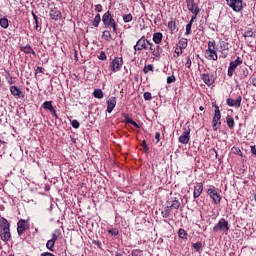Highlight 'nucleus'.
<instances>
[{
	"instance_id": "1",
	"label": "nucleus",
	"mask_w": 256,
	"mask_h": 256,
	"mask_svg": "<svg viewBox=\"0 0 256 256\" xmlns=\"http://www.w3.org/2000/svg\"><path fill=\"white\" fill-rule=\"evenodd\" d=\"M204 55L208 61H217L219 59L217 55V44L214 40L208 41V48L204 52Z\"/></svg>"
},
{
	"instance_id": "2",
	"label": "nucleus",
	"mask_w": 256,
	"mask_h": 256,
	"mask_svg": "<svg viewBox=\"0 0 256 256\" xmlns=\"http://www.w3.org/2000/svg\"><path fill=\"white\" fill-rule=\"evenodd\" d=\"M102 23L106 29H113V33H117V22H115V19L111 16L110 11L104 13Z\"/></svg>"
},
{
	"instance_id": "3",
	"label": "nucleus",
	"mask_w": 256,
	"mask_h": 256,
	"mask_svg": "<svg viewBox=\"0 0 256 256\" xmlns=\"http://www.w3.org/2000/svg\"><path fill=\"white\" fill-rule=\"evenodd\" d=\"M229 222L225 220V218H221L218 223L213 227L214 233H219V231H223L225 235L229 233Z\"/></svg>"
},
{
	"instance_id": "4",
	"label": "nucleus",
	"mask_w": 256,
	"mask_h": 256,
	"mask_svg": "<svg viewBox=\"0 0 256 256\" xmlns=\"http://www.w3.org/2000/svg\"><path fill=\"white\" fill-rule=\"evenodd\" d=\"M151 41L147 40L145 36H142L137 42L136 45H134V51H147L149 49V44Z\"/></svg>"
},
{
	"instance_id": "5",
	"label": "nucleus",
	"mask_w": 256,
	"mask_h": 256,
	"mask_svg": "<svg viewBox=\"0 0 256 256\" xmlns=\"http://www.w3.org/2000/svg\"><path fill=\"white\" fill-rule=\"evenodd\" d=\"M243 64V59H241V57H237L236 60L231 61L228 67V72L227 75L228 77H233V74L235 73V69H237V67H239V65Z\"/></svg>"
},
{
	"instance_id": "6",
	"label": "nucleus",
	"mask_w": 256,
	"mask_h": 256,
	"mask_svg": "<svg viewBox=\"0 0 256 256\" xmlns=\"http://www.w3.org/2000/svg\"><path fill=\"white\" fill-rule=\"evenodd\" d=\"M191 128L184 127L182 135L178 138L179 143H182V145H187L191 139Z\"/></svg>"
},
{
	"instance_id": "7",
	"label": "nucleus",
	"mask_w": 256,
	"mask_h": 256,
	"mask_svg": "<svg viewBox=\"0 0 256 256\" xmlns=\"http://www.w3.org/2000/svg\"><path fill=\"white\" fill-rule=\"evenodd\" d=\"M121 67H123V58L116 57L110 63V69L113 73H117V71H121Z\"/></svg>"
},
{
	"instance_id": "8",
	"label": "nucleus",
	"mask_w": 256,
	"mask_h": 256,
	"mask_svg": "<svg viewBox=\"0 0 256 256\" xmlns=\"http://www.w3.org/2000/svg\"><path fill=\"white\" fill-rule=\"evenodd\" d=\"M207 195L212 199L214 205H219V203H221V195H219L215 188H209L207 190Z\"/></svg>"
},
{
	"instance_id": "9",
	"label": "nucleus",
	"mask_w": 256,
	"mask_h": 256,
	"mask_svg": "<svg viewBox=\"0 0 256 256\" xmlns=\"http://www.w3.org/2000/svg\"><path fill=\"white\" fill-rule=\"evenodd\" d=\"M221 124V111L219 110V106H215L214 116L212 120V127L214 131H217V125Z\"/></svg>"
},
{
	"instance_id": "10",
	"label": "nucleus",
	"mask_w": 256,
	"mask_h": 256,
	"mask_svg": "<svg viewBox=\"0 0 256 256\" xmlns=\"http://www.w3.org/2000/svg\"><path fill=\"white\" fill-rule=\"evenodd\" d=\"M226 2L233 11H236V13H239V11L243 9V0H226Z\"/></svg>"
},
{
	"instance_id": "11",
	"label": "nucleus",
	"mask_w": 256,
	"mask_h": 256,
	"mask_svg": "<svg viewBox=\"0 0 256 256\" xmlns=\"http://www.w3.org/2000/svg\"><path fill=\"white\" fill-rule=\"evenodd\" d=\"M229 42L224 41V40H220L218 43V49L219 52L222 53V57L224 59H226V57L229 55V53L227 51H229Z\"/></svg>"
},
{
	"instance_id": "12",
	"label": "nucleus",
	"mask_w": 256,
	"mask_h": 256,
	"mask_svg": "<svg viewBox=\"0 0 256 256\" xmlns=\"http://www.w3.org/2000/svg\"><path fill=\"white\" fill-rule=\"evenodd\" d=\"M27 229H29V222H27V220L21 219L17 223V231H18L19 237H21V235L24 234L27 231Z\"/></svg>"
},
{
	"instance_id": "13",
	"label": "nucleus",
	"mask_w": 256,
	"mask_h": 256,
	"mask_svg": "<svg viewBox=\"0 0 256 256\" xmlns=\"http://www.w3.org/2000/svg\"><path fill=\"white\" fill-rule=\"evenodd\" d=\"M186 5H187V9H188V11H190V13L199 15V11H201V10L199 9V6L197 5V3H195V0H186Z\"/></svg>"
},
{
	"instance_id": "14",
	"label": "nucleus",
	"mask_w": 256,
	"mask_h": 256,
	"mask_svg": "<svg viewBox=\"0 0 256 256\" xmlns=\"http://www.w3.org/2000/svg\"><path fill=\"white\" fill-rule=\"evenodd\" d=\"M49 16L51 19H53V21H59V19L62 17L61 10L55 6H51Z\"/></svg>"
},
{
	"instance_id": "15",
	"label": "nucleus",
	"mask_w": 256,
	"mask_h": 256,
	"mask_svg": "<svg viewBox=\"0 0 256 256\" xmlns=\"http://www.w3.org/2000/svg\"><path fill=\"white\" fill-rule=\"evenodd\" d=\"M241 101H243V98L238 96L236 99L228 98L226 103L228 107H236V109H239V107H241Z\"/></svg>"
},
{
	"instance_id": "16",
	"label": "nucleus",
	"mask_w": 256,
	"mask_h": 256,
	"mask_svg": "<svg viewBox=\"0 0 256 256\" xmlns=\"http://www.w3.org/2000/svg\"><path fill=\"white\" fill-rule=\"evenodd\" d=\"M116 105H117V98L110 97L107 100V113H113V110L115 109Z\"/></svg>"
},
{
	"instance_id": "17",
	"label": "nucleus",
	"mask_w": 256,
	"mask_h": 256,
	"mask_svg": "<svg viewBox=\"0 0 256 256\" xmlns=\"http://www.w3.org/2000/svg\"><path fill=\"white\" fill-rule=\"evenodd\" d=\"M0 239L2 241H9V239H11V231L8 227H2V231L0 232Z\"/></svg>"
},
{
	"instance_id": "18",
	"label": "nucleus",
	"mask_w": 256,
	"mask_h": 256,
	"mask_svg": "<svg viewBox=\"0 0 256 256\" xmlns=\"http://www.w3.org/2000/svg\"><path fill=\"white\" fill-rule=\"evenodd\" d=\"M202 81H204L205 85H208V87H211L213 83H215V78H213V75L206 73L201 75Z\"/></svg>"
},
{
	"instance_id": "19",
	"label": "nucleus",
	"mask_w": 256,
	"mask_h": 256,
	"mask_svg": "<svg viewBox=\"0 0 256 256\" xmlns=\"http://www.w3.org/2000/svg\"><path fill=\"white\" fill-rule=\"evenodd\" d=\"M201 193H203V183H196L194 185V192H193L194 199H199V197H201Z\"/></svg>"
},
{
	"instance_id": "20",
	"label": "nucleus",
	"mask_w": 256,
	"mask_h": 256,
	"mask_svg": "<svg viewBox=\"0 0 256 256\" xmlns=\"http://www.w3.org/2000/svg\"><path fill=\"white\" fill-rule=\"evenodd\" d=\"M10 93L11 95H13V97H17L18 99H21V97H23V92L17 86H11Z\"/></svg>"
},
{
	"instance_id": "21",
	"label": "nucleus",
	"mask_w": 256,
	"mask_h": 256,
	"mask_svg": "<svg viewBox=\"0 0 256 256\" xmlns=\"http://www.w3.org/2000/svg\"><path fill=\"white\" fill-rule=\"evenodd\" d=\"M152 40L156 45H161V42L163 41V33L161 32L154 33Z\"/></svg>"
},
{
	"instance_id": "22",
	"label": "nucleus",
	"mask_w": 256,
	"mask_h": 256,
	"mask_svg": "<svg viewBox=\"0 0 256 256\" xmlns=\"http://www.w3.org/2000/svg\"><path fill=\"white\" fill-rule=\"evenodd\" d=\"M20 50L26 55H35V50H33L31 45L22 46Z\"/></svg>"
},
{
	"instance_id": "23",
	"label": "nucleus",
	"mask_w": 256,
	"mask_h": 256,
	"mask_svg": "<svg viewBox=\"0 0 256 256\" xmlns=\"http://www.w3.org/2000/svg\"><path fill=\"white\" fill-rule=\"evenodd\" d=\"M161 53H163V48H161L159 44H156L155 49L153 51V57H156V59H159L161 57Z\"/></svg>"
},
{
	"instance_id": "24",
	"label": "nucleus",
	"mask_w": 256,
	"mask_h": 256,
	"mask_svg": "<svg viewBox=\"0 0 256 256\" xmlns=\"http://www.w3.org/2000/svg\"><path fill=\"white\" fill-rule=\"evenodd\" d=\"M226 123L229 129H235V119L232 116L226 117Z\"/></svg>"
},
{
	"instance_id": "25",
	"label": "nucleus",
	"mask_w": 256,
	"mask_h": 256,
	"mask_svg": "<svg viewBox=\"0 0 256 256\" xmlns=\"http://www.w3.org/2000/svg\"><path fill=\"white\" fill-rule=\"evenodd\" d=\"M124 123H130L136 129H139V124L133 120V118L129 117L128 115L125 116Z\"/></svg>"
},
{
	"instance_id": "26",
	"label": "nucleus",
	"mask_w": 256,
	"mask_h": 256,
	"mask_svg": "<svg viewBox=\"0 0 256 256\" xmlns=\"http://www.w3.org/2000/svg\"><path fill=\"white\" fill-rule=\"evenodd\" d=\"M187 43H188V40L187 38H181L178 42V47L179 49L183 50V49H187Z\"/></svg>"
},
{
	"instance_id": "27",
	"label": "nucleus",
	"mask_w": 256,
	"mask_h": 256,
	"mask_svg": "<svg viewBox=\"0 0 256 256\" xmlns=\"http://www.w3.org/2000/svg\"><path fill=\"white\" fill-rule=\"evenodd\" d=\"M161 213H162V217H163L164 219L169 218L170 215H171V207H170V206H166V207L164 208V210H163Z\"/></svg>"
},
{
	"instance_id": "28",
	"label": "nucleus",
	"mask_w": 256,
	"mask_h": 256,
	"mask_svg": "<svg viewBox=\"0 0 256 256\" xmlns=\"http://www.w3.org/2000/svg\"><path fill=\"white\" fill-rule=\"evenodd\" d=\"M193 249L197 252V253H201L203 251V243L202 242H196L192 245Z\"/></svg>"
},
{
	"instance_id": "29",
	"label": "nucleus",
	"mask_w": 256,
	"mask_h": 256,
	"mask_svg": "<svg viewBox=\"0 0 256 256\" xmlns=\"http://www.w3.org/2000/svg\"><path fill=\"white\" fill-rule=\"evenodd\" d=\"M0 26L2 27V29H7L9 27V19H7V17L1 18Z\"/></svg>"
},
{
	"instance_id": "30",
	"label": "nucleus",
	"mask_w": 256,
	"mask_h": 256,
	"mask_svg": "<svg viewBox=\"0 0 256 256\" xmlns=\"http://www.w3.org/2000/svg\"><path fill=\"white\" fill-rule=\"evenodd\" d=\"M93 95L96 99H103L104 97L103 90L101 89H95Z\"/></svg>"
},
{
	"instance_id": "31",
	"label": "nucleus",
	"mask_w": 256,
	"mask_h": 256,
	"mask_svg": "<svg viewBox=\"0 0 256 256\" xmlns=\"http://www.w3.org/2000/svg\"><path fill=\"white\" fill-rule=\"evenodd\" d=\"M43 109L50 111L53 109V101H45L42 105Z\"/></svg>"
},
{
	"instance_id": "32",
	"label": "nucleus",
	"mask_w": 256,
	"mask_h": 256,
	"mask_svg": "<svg viewBox=\"0 0 256 256\" xmlns=\"http://www.w3.org/2000/svg\"><path fill=\"white\" fill-rule=\"evenodd\" d=\"M46 249H48V251H55V241L48 240L46 243Z\"/></svg>"
},
{
	"instance_id": "33",
	"label": "nucleus",
	"mask_w": 256,
	"mask_h": 256,
	"mask_svg": "<svg viewBox=\"0 0 256 256\" xmlns=\"http://www.w3.org/2000/svg\"><path fill=\"white\" fill-rule=\"evenodd\" d=\"M180 207H181V202H179V200H177L176 198L172 200L170 209H179Z\"/></svg>"
},
{
	"instance_id": "34",
	"label": "nucleus",
	"mask_w": 256,
	"mask_h": 256,
	"mask_svg": "<svg viewBox=\"0 0 256 256\" xmlns=\"http://www.w3.org/2000/svg\"><path fill=\"white\" fill-rule=\"evenodd\" d=\"M61 235V230H55L52 233V238L50 239V241H54L55 243L57 242V239H59V236Z\"/></svg>"
},
{
	"instance_id": "35",
	"label": "nucleus",
	"mask_w": 256,
	"mask_h": 256,
	"mask_svg": "<svg viewBox=\"0 0 256 256\" xmlns=\"http://www.w3.org/2000/svg\"><path fill=\"white\" fill-rule=\"evenodd\" d=\"M99 23H101V15L97 14L94 20L92 21V25L93 27H99Z\"/></svg>"
},
{
	"instance_id": "36",
	"label": "nucleus",
	"mask_w": 256,
	"mask_h": 256,
	"mask_svg": "<svg viewBox=\"0 0 256 256\" xmlns=\"http://www.w3.org/2000/svg\"><path fill=\"white\" fill-rule=\"evenodd\" d=\"M246 77H249V70L247 68H242L240 72V78L246 79Z\"/></svg>"
},
{
	"instance_id": "37",
	"label": "nucleus",
	"mask_w": 256,
	"mask_h": 256,
	"mask_svg": "<svg viewBox=\"0 0 256 256\" xmlns=\"http://www.w3.org/2000/svg\"><path fill=\"white\" fill-rule=\"evenodd\" d=\"M178 237H180V239H187V231H185V229L180 228L178 231Z\"/></svg>"
},
{
	"instance_id": "38",
	"label": "nucleus",
	"mask_w": 256,
	"mask_h": 256,
	"mask_svg": "<svg viewBox=\"0 0 256 256\" xmlns=\"http://www.w3.org/2000/svg\"><path fill=\"white\" fill-rule=\"evenodd\" d=\"M153 69H155L153 64L145 65L143 68V73H145V75H147V73H149V71H153Z\"/></svg>"
},
{
	"instance_id": "39",
	"label": "nucleus",
	"mask_w": 256,
	"mask_h": 256,
	"mask_svg": "<svg viewBox=\"0 0 256 256\" xmlns=\"http://www.w3.org/2000/svg\"><path fill=\"white\" fill-rule=\"evenodd\" d=\"M124 23H131L133 21V15L126 14L123 16Z\"/></svg>"
},
{
	"instance_id": "40",
	"label": "nucleus",
	"mask_w": 256,
	"mask_h": 256,
	"mask_svg": "<svg viewBox=\"0 0 256 256\" xmlns=\"http://www.w3.org/2000/svg\"><path fill=\"white\" fill-rule=\"evenodd\" d=\"M102 35H103L104 39H106V41H111L113 39L111 37V32H109L107 30H105Z\"/></svg>"
},
{
	"instance_id": "41",
	"label": "nucleus",
	"mask_w": 256,
	"mask_h": 256,
	"mask_svg": "<svg viewBox=\"0 0 256 256\" xmlns=\"http://www.w3.org/2000/svg\"><path fill=\"white\" fill-rule=\"evenodd\" d=\"M33 19L35 21V29H39V17L35 14V12H32Z\"/></svg>"
},
{
	"instance_id": "42",
	"label": "nucleus",
	"mask_w": 256,
	"mask_h": 256,
	"mask_svg": "<svg viewBox=\"0 0 256 256\" xmlns=\"http://www.w3.org/2000/svg\"><path fill=\"white\" fill-rule=\"evenodd\" d=\"M243 37H252L253 39H255V32L247 30L244 32Z\"/></svg>"
},
{
	"instance_id": "43",
	"label": "nucleus",
	"mask_w": 256,
	"mask_h": 256,
	"mask_svg": "<svg viewBox=\"0 0 256 256\" xmlns=\"http://www.w3.org/2000/svg\"><path fill=\"white\" fill-rule=\"evenodd\" d=\"M168 29H170V31H175V29H177V25H176L175 21L168 22Z\"/></svg>"
},
{
	"instance_id": "44",
	"label": "nucleus",
	"mask_w": 256,
	"mask_h": 256,
	"mask_svg": "<svg viewBox=\"0 0 256 256\" xmlns=\"http://www.w3.org/2000/svg\"><path fill=\"white\" fill-rule=\"evenodd\" d=\"M191 27H193V23L189 22V23L186 25V32H185V35H186V36L191 35Z\"/></svg>"
},
{
	"instance_id": "45",
	"label": "nucleus",
	"mask_w": 256,
	"mask_h": 256,
	"mask_svg": "<svg viewBox=\"0 0 256 256\" xmlns=\"http://www.w3.org/2000/svg\"><path fill=\"white\" fill-rule=\"evenodd\" d=\"M98 59L100 61H107V54H105L104 51H101L100 54L98 55Z\"/></svg>"
},
{
	"instance_id": "46",
	"label": "nucleus",
	"mask_w": 256,
	"mask_h": 256,
	"mask_svg": "<svg viewBox=\"0 0 256 256\" xmlns=\"http://www.w3.org/2000/svg\"><path fill=\"white\" fill-rule=\"evenodd\" d=\"M108 233L110 235H113L114 237H117V235H119V230H117L116 228H112V229L108 230Z\"/></svg>"
},
{
	"instance_id": "47",
	"label": "nucleus",
	"mask_w": 256,
	"mask_h": 256,
	"mask_svg": "<svg viewBox=\"0 0 256 256\" xmlns=\"http://www.w3.org/2000/svg\"><path fill=\"white\" fill-rule=\"evenodd\" d=\"M71 125L74 129H79V127H80L79 121H77V120H72Z\"/></svg>"
},
{
	"instance_id": "48",
	"label": "nucleus",
	"mask_w": 256,
	"mask_h": 256,
	"mask_svg": "<svg viewBox=\"0 0 256 256\" xmlns=\"http://www.w3.org/2000/svg\"><path fill=\"white\" fill-rule=\"evenodd\" d=\"M148 50L150 51L151 55H153V51H155V44H153L152 42H150L148 44Z\"/></svg>"
},
{
	"instance_id": "49",
	"label": "nucleus",
	"mask_w": 256,
	"mask_h": 256,
	"mask_svg": "<svg viewBox=\"0 0 256 256\" xmlns=\"http://www.w3.org/2000/svg\"><path fill=\"white\" fill-rule=\"evenodd\" d=\"M176 79H175V76H168L167 77V83L168 85H171V83H175Z\"/></svg>"
},
{
	"instance_id": "50",
	"label": "nucleus",
	"mask_w": 256,
	"mask_h": 256,
	"mask_svg": "<svg viewBox=\"0 0 256 256\" xmlns=\"http://www.w3.org/2000/svg\"><path fill=\"white\" fill-rule=\"evenodd\" d=\"M144 99H145V101H151V99H152L151 93L150 92H145L144 93Z\"/></svg>"
},
{
	"instance_id": "51",
	"label": "nucleus",
	"mask_w": 256,
	"mask_h": 256,
	"mask_svg": "<svg viewBox=\"0 0 256 256\" xmlns=\"http://www.w3.org/2000/svg\"><path fill=\"white\" fill-rule=\"evenodd\" d=\"M50 113L53 115V117H55V119H59V116L57 115V111L55 110V108H52L50 110Z\"/></svg>"
},
{
	"instance_id": "52",
	"label": "nucleus",
	"mask_w": 256,
	"mask_h": 256,
	"mask_svg": "<svg viewBox=\"0 0 256 256\" xmlns=\"http://www.w3.org/2000/svg\"><path fill=\"white\" fill-rule=\"evenodd\" d=\"M50 113L53 115V117H55V119H59V116L57 115V111L55 110V108H52L50 110Z\"/></svg>"
},
{
	"instance_id": "53",
	"label": "nucleus",
	"mask_w": 256,
	"mask_h": 256,
	"mask_svg": "<svg viewBox=\"0 0 256 256\" xmlns=\"http://www.w3.org/2000/svg\"><path fill=\"white\" fill-rule=\"evenodd\" d=\"M95 11H98V13H101V11H103V6L101 4L96 5Z\"/></svg>"
},
{
	"instance_id": "54",
	"label": "nucleus",
	"mask_w": 256,
	"mask_h": 256,
	"mask_svg": "<svg viewBox=\"0 0 256 256\" xmlns=\"http://www.w3.org/2000/svg\"><path fill=\"white\" fill-rule=\"evenodd\" d=\"M2 223H3L2 227H8V228L10 227L9 221H7V219L3 218Z\"/></svg>"
},
{
	"instance_id": "55",
	"label": "nucleus",
	"mask_w": 256,
	"mask_h": 256,
	"mask_svg": "<svg viewBox=\"0 0 256 256\" xmlns=\"http://www.w3.org/2000/svg\"><path fill=\"white\" fill-rule=\"evenodd\" d=\"M185 66L187 67V69H191V58H187Z\"/></svg>"
},
{
	"instance_id": "56",
	"label": "nucleus",
	"mask_w": 256,
	"mask_h": 256,
	"mask_svg": "<svg viewBox=\"0 0 256 256\" xmlns=\"http://www.w3.org/2000/svg\"><path fill=\"white\" fill-rule=\"evenodd\" d=\"M6 79H8L9 85H13V77H11L10 73H8V77H6Z\"/></svg>"
},
{
	"instance_id": "57",
	"label": "nucleus",
	"mask_w": 256,
	"mask_h": 256,
	"mask_svg": "<svg viewBox=\"0 0 256 256\" xmlns=\"http://www.w3.org/2000/svg\"><path fill=\"white\" fill-rule=\"evenodd\" d=\"M160 138H161V133L156 132V133H155V139L157 140L158 143H159V141H160Z\"/></svg>"
},
{
	"instance_id": "58",
	"label": "nucleus",
	"mask_w": 256,
	"mask_h": 256,
	"mask_svg": "<svg viewBox=\"0 0 256 256\" xmlns=\"http://www.w3.org/2000/svg\"><path fill=\"white\" fill-rule=\"evenodd\" d=\"M192 14H193V16H192L191 20L189 21V23H193L197 19L198 14H195V13H192Z\"/></svg>"
},
{
	"instance_id": "59",
	"label": "nucleus",
	"mask_w": 256,
	"mask_h": 256,
	"mask_svg": "<svg viewBox=\"0 0 256 256\" xmlns=\"http://www.w3.org/2000/svg\"><path fill=\"white\" fill-rule=\"evenodd\" d=\"M37 73H43V67L38 66L37 69H36V74Z\"/></svg>"
},
{
	"instance_id": "60",
	"label": "nucleus",
	"mask_w": 256,
	"mask_h": 256,
	"mask_svg": "<svg viewBox=\"0 0 256 256\" xmlns=\"http://www.w3.org/2000/svg\"><path fill=\"white\" fill-rule=\"evenodd\" d=\"M175 53L177 54V57L180 55H183V50L180 49V51L175 50Z\"/></svg>"
},
{
	"instance_id": "61",
	"label": "nucleus",
	"mask_w": 256,
	"mask_h": 256,
	"mask_svg": "<svg viewBox=\"0 0 256 256\" xmlns=\"http://www.w3.org/2000/svg\"><path fill=\"white\" fill-rule=\"evenodd\" d=\"M94 243H95V245H97L98 247H101V242L95 240Z\"/></svg>"
},
{
	"instance_id": "62",
	"label": "nucleus",
	"mask_w": 256,
	"mask_h": 256,
	"mask_svg": "<svg viewBox=\"0 0 256 256\" xmlns=\"http://www.w3.org/2000/svg\"><path fill=\"white\" fill-rule=\"evenodd\" d=\"M252 84L254 87H256V77L252 79Z\"/></svg>"
},
{
	"instance_id": "63",
	"label": "nucleus",
	"mask_w": 256,
	"mask_h": 256,
	"mask_svg": "<svg viewBox=\"0 0 256 256\" xmlns=\"http://www.w3.org/2000/svg\"><path fill=\"white\" fill-rule=\"evenodd\" d=\"M142 147H144V148L147 147V142H145V140L142 141Z\"/></svg>"
},
{
	"instance_id": "64",
	"label": "nucleus",
	"mask_w": 256,
	"mask_h": 256,
	"mask_svg": "<svg viewBox=\"0 0 256 256\" xmlns=\"http://www.w3.org/2000/svg\"><path fill=\"white\" fill-rule=\"evenodd\" d=\"M234 150L236 151V153H241V149L239 148H234Z\"/></svg>"
}]
</instances>
